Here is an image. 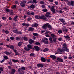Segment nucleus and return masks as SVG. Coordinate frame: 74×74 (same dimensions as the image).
<instances>
[{
    "label": "nucleus",
    "instance_id": "nucleus-1",
    "mask_svg": "<svg viewBox=\"0 0 74 74\" xmlns=\"http://www.w3.org/2000/svg\"><path fill=\"white\" fill-rule=\"evenodd\" d=\"M62 46L64 47H62V49H59V50L60 52H69V49L67 48V44L66 43H64L62 44Z\"/></svg>",
    "mask_w": 74,
    "mask_h": 74
},
{
    "label": "nucleus",
    "instance_id": "nucleus-2",
    "mask_svg": "<svg viewBox=\"0 0 74 74\" xmlns=\"http://www.w3.org/2000/svg\"><path fill=\"white\" fill-rule=\"evenodd\" d=\"M27 47H25L24 48V49L26 51H29L30 49H32L33 48V47L32 45L30 44L28 45Z\"/></svg>",
    "mask_w": 74,
    "mask_h": 74
},
{
    "label": "nucleus",
    "instance_id": "nucleus-3",
    "mask_svg": "<svg viewBox=\"0 0 74 74\" xmlns=\"http://www.w3.org/2000/svg\"><path fill=\"white\" fill-rule=\"evenodd\" d=\"M34 47L36 51H40V50L41 51V48L37 46H34Z\"/></svg>",
    "mask_w": 74,
    "mask_h": 74
},
{
    "label": "nucleus",
    "instance_id": "nucleus-4",
    "mask_svg": "<svg viewBox=\"0 0 74 74\" xmlns=\"http://www.w3.org/2000/svg\"><path fill=\"white\" fill-rule=\"evenodd\" d=\"M6 47H8V48H10L11 49H14L15 48L14 47V45H10L9 46V45H6Z\"/></svg>",
    "mask_w": 74,
    "mask_h": 74
},
{
    "label": "nucleus",
    "instance_id": "nucleus-5",
    "mask_svg": "<svg viewBox=\"0 0 74 74\" xmlns=\"http://www.w3.org/2000/svg\"><path fill=\"white\" fill-rule=\"evenodd\" d=\"M18 73H19L20 74H24V71L21 68H19L18 69Z\"/></svg>",
    "mask_w": 74,
    "mask_h": 74
},
{
    "label": "nucleus",
    "instance_id": "nucleus-6",
    "mask_svg": "<svg viewBox=\"0 0 74 74\" xmlns=\"http://www.w3.org/2000/svg\"><path fill=\"white\" fill-rule=\"evenodd\" d=\"M55 7L53 6L51 7L50 10L51 11L53 14H56V11H55Z\"/></svg>",
    "mask_w": 74,
    "mask_h": 74
},
{
    "label": "nucleus",
    "instance_id": "nucleus-7",
    "mask_svg": "<svg viewBox=\"0 0 74 74\" xmlns=\"http://www.w3.org/2000/svg\"><path fill=\"white\" fill-rule=\"evenodd\" d=\"M28 8H30V9H31V8L34 9V8H36V7L35 6V5H34L32 4L30 6L28 5Z\"/></svg>",
    "mask_w": 74,
    "mask_h": 74
},
{
    "label": "nucleus",
    "instance_id": "nucleus-8",
    "mask_svg": "<svg viewBox=\"0 0 74 74\" xmlns=\"http://www.w3.org/2000/svg\"><path fill=\"white\" fill-rule=\"evenodd\" d=\"M40 19H42L43 20H46L47 19V18L44 15L40 16Z\"/></svg>",
    "mask_w": 74,
    "mask_h": 74
},
{
    "label": "nucleus",
    "instance_id": "nucleus-9",
    "mask_svg": "<svg viewBox=\"0 0 74 74\" xmlns=\"http://www.w3.org/2000/svg\"><path fill=\"white\" fill-rule=\"evenodd\" d=\"M16 71V70L14 69H12L11 70V71L10 73V74H14V73H15V72Z\"/></svg>",
    "mask_w": 74,
    "mask_h": 74
},
{
    "label": "nucleus",
    "instance_id": "nucleus-10",
    "mask_svg": "<svg viewBox=\"0 0 74 74\" xmlns=\"http://www.w3.org/2000/svg\"><path fill=\"white\" fill-rule=\"evenodd\" d=\"M50 13L49 12H47L46 13L45 16L48 18H51V15H50Z\"/></svg>",
    "mask_w": 74,
    "mask_h": 74
},
{
    "label": "nucleus",
    "instance_id": "nucleus-11",
    "mask_svg": "<svg viewBox=\"0 0 74 74\" xmlns=\"http://www.w3.org/2000/svg\"><path fill=\"white\" fill-rule=\"evenodd\" d=\"M47 23L45 24L42 27V28H43L45 30H46L47 29Z\"/></svg>",
    "mask_w": 74,
    "mask_h": 74
},
{
    "label": "nucleus",
    "instance_id": "nucleus-12",
    "mask_svg": "<svg viewBox=\"0 0 74 74\" xmlns=\"http://www.w3.org/2000/svg\"><path fill=\"white\" fill-rule=\"evenodd\" d=\"M22 25L23 26H27V27H29V24L26 23H22Z\"/></svg>",
    "mask_w": 74,
    "mask_h": 74
},
{
    "label": "nucleus",
    "instance_id": "nucleus-13",
    "mask_svg": "<svg viewBox=\"0 0 74 74\" xmlns=\"http://www.w3.org/2000/svg\"><path fill=\"white\" fill-rule=\"evenodd\" d=\"M57 60H58V61H59L60 63L63 62V59H62L60 58L59 57H58L57 58Z\"/></svg>",
    "mask_w": 74,
    "mask_h": 74
},
{
    "label": "nucleus",
    "instance_id": "nucleus-14",
    "mask_svg": "<svg viewBox=\"0 0 74 74\" xmlns=\"http://www.w3.org/2000/svg\"><path fill=\"white\" fill-rule=\"evenodd\" d=\"M21 5L22 7H25L26 6V3L23 2H21Z\"/></svg>",
    "mask_w": 74,
    "mask_h": 74
},
{
    "label": "nucleus",
    "instance_id": "nucleus-15",
    "mask_svg": "<svg viewBox=\"0 0 74 74\" xmlns=\"http://www.w3.org/2000/svg\"><path fill=\"white\" fill-rule=\"evenodd\" d=\"M37 66L41 68H42L44 67V65L41 64H37Z\"/></svg>",
    "mask_w": 74,
    "mask_h": 74
},
{
    "label": "nucleus",
    "instance_id": "nucleus-16",
    "mask_svg": "<svg viewBox=\"0 0 74 74\" xmlns=\"http://www.w3.org/2000/svg\"><path fill=\"white\" fill-rule=\"evenodd\" d=\"M47 27L48 29H50V30H51L52 29V27L51 25H50L49 23H47Z\"/></svg>",
    "mask_w": 74,
    "mask_h": 74
},
{
    "label": "nucleus",
    "instance_id": "nucleus-17",
    "mask_svg": "<svg viewBox=\"0 0 74 74\" xmlns=\"http://www.w3.org/2000/svg\"><path fill=\"white\" fill-rule=\"evenodd\" d=\"M29 43L30 44H32V43H34V40L32 39L29 40Z\"/></svg>",
    "mask_w": 74,
    "mask_h": 74
},
{
    "label": "nucleus",
    "instance_id": "nucleus-18",
    "mask_svg": "<svg viewBox=\"0 0 74 74\" xmlns=\"http://www.w3.org/2000/svg\"><path fill=\"white\" fill-rule=\"evenodd\" d=\"M50 57L53 59V60L56 59V56H55L53 55H51L50 56Z\"/></svg>",
    "mask_w": 74,
    "mask_h": 74
},
{
    "label": "nucleus",
    "instance_id": "nucleus-19",
    "mask_svg": "<svg viewBox=\"0 0 74 74\" xmlns=\"http://www.w3.org/2000/svg\"><path fill=\"white\" fill-rule=\"evenodd\" d=\"M41 61L43 62H46V59H45L44 57H41Z\"/></svg>",
    "mask_w": 74,
    "mask_h": 74
},
{
    "label": "nucleus",
    "instance_id": "nucleus-20",
    "mask_svg": "<svg viewBox=\"0 0 74 74\" xmlns=\"http://www.w3.org/2000/svg\"><path fill=\"white\" fill-rule=\"evenodd\" d=\"M53 42H54L55 43H56L57 42V41H56V40L57 39V38H54V37H53Z\"/></svg>",
    "mask_w": 74,
    "mask_h": 74
},
{
    "label": "nucleus",
    "instance_id": "nucleus-21",
    "mask_svg": "<svg viewBox=\"0 0 74 74\" xmlns=\"http://www.w3.org/2000/svg\"><path fill=\"white\" fill-rule=\"evenodd\" d=\"M70 5H71L72 7L74 6V1H71V3L70 4Z\"/></svg>",
    "mask_w": 74,
    "mask_h": 74
},
{
    "label": "nucleus",
    "instance_id": "nucleus-22",
    "mask_svg": "<svg viewBox=\"0 0 74 74\" xmlns=\"http://www.w3.org/2000/svg\"><path fill=\"white\" fill-rule=\"evenodd\" d=\"M4 53L6 54V55H11V53H9V52L7 51H5L4 52Z\"/></svg>",
    "mask_w": 74,
    "mask_h": 74
},
{
    "label": "nucleus",
    "instance_id": "nucleus-23",
    "mask_svg": "<svg viewBox=\"0 0 74 74\" xmlns=\"http://www.w3.org/2000/svg\"><path fill=\"white\" fill-rule=\"evenodd\" d=\"M28 30L29 31H30V32H32V31H33L34 30V28L32 27H29Z\"/></svg>",
    "mask_w": 74,
    "mask_h": 74
},
{
    "label": "nucleus",
    "instance_id": "nucleus-24",
    "mask_svg": "<svg viewBox=\"0 0 74 74\" xmlns=\"http://www.w3.org/2000/svg\"><path fill=\"white\" fill-rule=\"evenodd\" d=\"M35 17L37 19H40V16H38V15H36L35 16Z\"/></svg>",
    "mask_w": 74,
    "mask_h": 74
},
{
    "label": "nucleus",
    "instance_id": "nucleus-25",
    "mask_svg": "<svg viewBox=\"0 0 74 74\" xmlns=\"http://www.w3.org/2000/svg\"><path fill=\"white\" fill-rule=\"evenodd\" d=\"M59 20L61 22H62V23H64V22H65V21L62 19L59 18Z\"/></svg>",
    "mask_w": 74,
    "mask_h": 74
},
{
    "label": "nucleus",
    "instance_id": "nucleus-26",
    "mask_svg": "<svg viewBox=\"0 0 74 74\" xmlns=\"http://www.w3.org/2000/svg\"><path fill=\"white\" fill-rule=\"evenodd\" d=\"M49 51V49L47 48H45L43 50V51L44 52H45L46 51Z\"/></svg>",
    "mask_w": 74,
    "mask_h": 74
},
{
    "label": "nucleus",
    "instance_id": "nucleus-27",
    "mask_svg": "<svg viewBox=\"0 0 74 74\" xmlns=\"http://www.w3.org/2000/svg\"><path fill=\"white\" fill-rule=\"evenodd\" d=\"M12 62H13L14 63H17L19 62V61H18V60L15 59H12Z\"/></svg>",
    "mask_w": 74,
    "mask_h": 74
},
{
    "label": "nucleus",
    "instance_id": "nucleus-28",
    "mask_svg": "<svg viewBox=\"0 0 74 74\" xmlns=\"http://www.w3.org/2000/svg\"><path fill=\"white\" fill-rule=\"evenodd\" d=\"M49 41H50V43H53V40L52 39V38L51 37H50L49 38Z\"/></svg>",
    "mask_w": 74,
    "mask_h": 74
},
{
    "label": "nucleus",
    "instance_id": "nucleus-29",
    "mask_svg": "<svg viewBox=\"0 0 74 74\" xmlns=\"http://www.w3.org/2000/svg\"><path fill=\"white\" fill-rule=\"evenodd\" d=\"M42 41L43 42H44L45 44H48V41H47V40L46 41L45 40H42Z\"/></svg>",
    "mask_w": 74,
    "mask_h": 74
},
{
    "label": "nucleus",
    "instance_id": "nucleus-30",
    "mask_svg": "<svg viewBox=\"0 0 74 74\" xmlns=\"http://www.w3.org/2000/svg\"><path fill=\"white\" fill-rule=\"evenodd\" d=\"M64 37L66 39H68V40H70V37L68 36H64Z\"/></svg>",
    "mask_w": 74,
    "mask_h": 74
},
{
    "label": "nucleus",
    "instance_id": "nucleus-31",
    "mask_svg": "<svg viewBox=\"0 0 74 74\" xmlns=\"http://www.w3.org/2000/svg\"><path fill=\"white\" fill-rule=\"evenodd\" d=\"M13 32L14 33H16V34H17V33L18 32V29H14L13 30Z\"/></svg>",
    "mask_w": 74,
    "mask_h": 74
},
{
    "label": "nucleus",
    "instance_id": "nucleus-32",
    "mask_svg": "<svg viewBox=\"0 0 74 74\" xmlns=\"http://www.w3.org/2000/svg\"><path fill=\"white\" fill-rule=\"evenodd\" d=\"M8 64H10V66H13V65L12 64V62L11 61L8 62Z\"/></svg>",
    "mask_w": 74,
    "mask_h": 74
},
{
    "label": "nucleus",
    "instance_id": "nucleus-33",
    "mask_svg": "<svg viewBox=\"0 0 74 74\" xmlns=\"http://www.w3.org/2000/svg\"><path fill=\"white\" fill-rule=\"evenodd\" d=\"M16 40L17 41H19L21 40V38L19 37H16Z\"/></svg>",
    "mask_w": 74,
    "mask_h": 74
},
{
    "label": "nucleus",
    "instance_id": "nucleus-34",
    "mask_svg": "<svg viewBox=\"0 0 74 74\" xmlns=\"http://www.w3.org/2000/svg\"><path fill=\"white\" fill-rule=\"evenodd\" d=\"M22 45V43L21 42H20L18 44V45L19 47H21Z\"/></svg>",
    "mask_w": 74,
    "mask_h": 74
},
{
    "label": "nucleus",
    "instance_id": "nucleus-35",
    "mask_svg": "<svg viewBox=\"0 0 74 74\" xmlns=\"http://www.w3.org/2000/svg\"><path fill=\"white\" fill-rule=\"evenodd\" d=\"M23 38L24 40H25V41H27V40H28V39H27V38L26 37H25L24 38Z\"/></svg>",
    "mask_w": 74,
    "mask_h": 74
},
{
    "label": "nucleus",
    "instance_id": "nucleus-36",
    "mask_svg": "<svg viewBox=\"0 0 74 74\" xmlns=\"http://www.w3.org/2000/svg\"><path fill=\"white\" fill-rule=\"evenodd\" d=\"M62 30L63 32H67L69 31L67 29H66V28L63 29Z\"/></svg>",
    "mask_w": 74,
    "mask_h": 74
},
{
    "label": "nucleus",
    "instance_id": "nucleus-37",
    "mask_svg": "<svg viewBox=\"0 0 74 74\" xmlns=\"http://www.w3.org/2000/svg\"><path fill=\"white\" fill-rule=\"evenodd\" d=\"M5 12H10V9H7L6 8L5 10Z\"/></svg>",
    "mask_w": 74,
    "mask_h": 74
},
{
    "label": "nucleus",
    "instance_id": "nucleus-38",
    "mask_svg": "<svg viewBox=\"0 0 74 74\" xmlns=\"http://www.w3.org/2000/svg\"><path fill=\"white\" fill-rule=\"evenodd\" d=\"M42 11L43 12H47V9H43L42 10Z\"/></svg>",
    "mask_w": 74,
    "mask_h": 74
},
{
    "label": "nucleus",
    "instance_id": "nucleus-39",
    "mask_svg": "<svg viewBox=\"0 0 74 74\" xmlns=\"http://www.w3.org/2000/svg\"><path fill=\"white\" fill-rule=\"evenodd\" d=\"M33 35L35 36H38V34L36 33H34L33 34Z\"/></svg>",
    "mask_w": 74,
    "mask_h": 74
},
{
    "label": "nucleus",
    "instance_id": "nucleus-40",
    "mask_svg": "<svg viewBox=\"0 0 74 74\" xmlns=\"http://www.w3.org/2000/svg\"><path fill=\"white\" fill-rule=\"evenodd\" d=\"M35 44H36V45H40V43L38 42H36L35 43Z\"/></svg>",
    "mask_w": 74,
    "mask_h": 74
},
{
    "label": "nucleus",
    "instance_id": "nucleus-41",
    "mask_svg": "<svg viewBox=\"0 0 74 74\" xmlns=\"http://www.w3.org/2000/svg\"><path fill=\"white\" fill-rule=\"evenodd\" d=\"M3 58H4L5 59V60H7V59H8V57H7V56H3Z\"/></svg>",
    "mask_w": 74,
    "mask_h": 74
},
{
    "label": "nucleus",
    "instance_id": "nucleus-42",
    "mask_svg": "<svg viewBox=\"0 0 74 74\" xmlns=\"http://www.w3.org/2000/svg\"><path fill=\"white\" fill-rule=\"evenodd\" d=\"M9 14L10 15H14V12H10Z\"/></svg>",
    "mask_w": 74,
    "mask_h": 74
},
{
    "label": "nucleus",
    "instance_id": "nucleus-43",
    "mask_svg": "<svg viewBox=\"0 0 74 74\" xmlns=\"http://www.w3.org/2000/svg\"><path fill=\"white\" fill-rule=\"evenodd\" d=\"M29 56H34V54L33 53H32L29 55Z\"/></svg>",
    "mask_w": 74,
    "mask_h": 74
},
{
    "label": "nucleus",
    "instance_id": "nucleus-44",
    "mask_svg": "<svg viewBox=\"0 0 74 74\" xmlns=\"http://www.w3.org/2000/svg\"><path fill=\"white\" fill-rule=\"evenodd\" d=\"M62 33V31L61 30H59L58 31V33L59 34H61Z\"/></svg>",
    "mask_w": 74,
    "mask_h": 74
},
{
    "label": "nucleus",
    "instance_id": "nucleus-45",
    "mask_svg": "<svg viewBox=\"0 0 74 74\" xmlns=\"http://www.w3.org/2000/svg\"><path fill=\"white\" fill-rule=\"evenodd\" d=\"M33 3V1L32 0H31L30 1H28L27 3V4L28 3H31L32 4Z\"/></svg>",
    "mask_w": 74,
    "mask_h": 74
},
{
    "label": "nucleus",
    "instance_id": "nucleus-46",
    "mask_svg": "<svg viewBox=\"0 0 74 74\" xmlns=\"http://www.w3.org/2000/svg\"><path fill=\"white\" fill-rule=\"evenodd\" d=\"M34 27H37V26H38V24L37 23H35L34 25Z\"/></svg>",
    "mask_w": 74,
    "mask_h": 74
},
{
    "label": "nucleus",
    "instance_id": "nucleus-47",
    "mask_svg": "<svg viewBox=\"0 0 74 74\" xmlns=\"http://www.w3.org/2000/svg\"><path fill=\"white\" fill-rule=\"evenodd\" d=\"M22 32L21 31H17V34H22Z\"/></svg>",
    "mask_w": 74,
    "mask_h": 74
},
{
    "label": "nucleus",
    "instance_id": "nucleus-48",
    "mask_svg": "<svg viewBox=\"0 0 74 74\" xmlns=\"http://www.w3.org/2000/svg\"><path fill=\"white\" fill-rule=\"evenodd\" d=\"M10 39L12 40H14L15 39V38L14 37H10Z\"/></svg>",
    "mask_w": 74,
    "mask_h": 74
},
{
    "label": "nucleus",
    "instance_id": "nucleus-49",
    "mask_svg": "<svg viewBox=\"0 0 74 74\" xmlns=\"http://www.w3.org/2000/svg\"><path fill=\"white\" fill-rule=\"evenodd\" d=\"M21 69L23 70H25V67L24 66H22L21 68Z\"/></svg>",
    "mask_w": 74,
    "mask_h": 74
},
{
    "label": "nucleus",
    "instance_id": "nucleus-50",
    "mask_svg": "<svg viewBox=\"0 0 74 74\" xmlns=\"http://www.w3.org/2000/svg\"><path fill=\"white\" fill-rule=\"evenodd\" d=\"M39 3L41 4H44V1H40V2Z\"/></svg>",
    "mask_w": 74,
    "mask_h": 74
},
{
    "label": "nucleus",
    "instance_id": "nucleus-51",
    "mask_svg": "<svg viewBox=\"0 0 74 74\" xmlns=\"http://www.w3.org/2000/svg\"><path fill=\"white\" fill-rule=\"evenodd\" d=\"M33 2L34 3H35V4H37V2L36 0H33Z\"/></svg>",
    "mask_w": 74,
    "mask_h": 74
},
{
    "label": "nucleus",
    "instance_id": "nucleus-52",
    "mask_svg": "<svg viewBox=\"0 0 74 74\" xmlns=\"http://www.w3.org/2000/svg\"><path fill=\"white\" fill-rule=\"evenodd\" d=\"M51 37H55V35L53 34H51Z\"/></svg>",
    "mask_w": 74,
    "mask_h": 74
},
{
    "label": "nucleus",
    "instance_id": "nucleus-53",
    "mask_svg": "<svg viewBox=\"0 0 74 74\" xmlns=\"http://www.w3.org/2000/svg\"><path fill=\"white\" fill-rule=\"evenodd\" d=\"M2 19H3V20H5V19H6L7 18L3 16L2 18Z\"/></svg>",
    "mask_w": 74,
    "mask_h": 74
},
{
    "label": "nucleus",
    "instance_id": "nucleus-54",
    "mask_svg": "<svg viewBox=\"0 0 74 74\" xmlns=\"http://www.w3.org/2000/svg\"><path fill=\"white\" fill-rule=\"evenodd\" d=\"M4 70V69H3V68L1 67H0V71H3Z\"/></svg>",
    "mask_w": 74,
    "mask_h": 74
},
{
    "label": "nucleus",
    "instance_id": "nucleus-55",
    "mask_svg": "<svg viewBox=\"0 0 74 74\" xmlns=\"http://www.w3.org/2000/svg\"><path fill=\"white\" fill-rule=\"evenodd\" d=\"M32 18H31L30 17H29L27 19V21H30V20H31V19Z\"/></svg>",
    "mask_w": 74,
    "mask_h": 74
},
{
    "label": "nucleus",
    "instance_id": "nucleus-56",
    "mask_svg": "<svg viewBox=\"0 0 74 74\" xmlns=\"http://www.w3.org/2000/svg\"><path fill=\"white\" fill-rule=\"evenodd\" d=\"M5 33L6 34H8L9 33V32L8 31L6 30L5 31Z\"/></svg>",
    "mask_w": 74,
    "mask_h": 74
},
{
    "label": "nucleus",
    "instance_id": "nucleus-57",
    "mask_svg": "<svg viewBox=\"0 0 74 74\" xmlns=\"http://www.w3.org/2000/svg\"><path fill=\"white\" fill-rule=\"evenodd\" d=\"M27 14L28 15H31V13L28 12H27Z\"/></svg>",
    "mask_w": 74,
    "mask_h": 74
},
{
    "label": "nucleus",
    "instance_id": "nucleus-58",
    "mask_svg": "<svg viewBox=\"0 0 74 74\" xmlns=\"http://www.w3.org/2000/svg\"><path fill=\"white\" fill-rule=\"evenodd\" d=\"M68 58V57H67V56H64V59H67Z\"/></svg>",
    "mask_w": 74,
    "mask_h": 74
},
{
    "label": "nucleus",
    "instance_id": "nucleus-59",
    "mask_svg": "<svg viewBox=\"0 0 74 74\" xmlns=\"http://www.w3.org/2000/svg\"><path fill=\"white\" fill-rule=\"evenodd\" d=\"M41 7H42V8H45V5H42L41 6Z\"/></svg>",
    "mask_w": 74,
    "mask_h": 74
},
{
    "label": "nucleus",
    "instance_id": "nucleus-60",
    "mask_svg": "<svg viewBox=\"0 0 74 74\" xmlns=\"http://www.w3.org/2000/svg\"><path fill=\"white\" fill-rule=\"evenodd\" d=\"M47 61L48 62H51V60L49 59H47Z\"/></svg>",
    "mask_w": 74,
    "mask_h": 74
},
{
    "label": "nucleus",
    "instance_id": "nucleus-61",
    "mask_svg": "<svg viewBox=\"0 0 74 74\" xmlns=\"http://www.w3.org/2000/svg\"><path fill=\"white\" fill-rule=\"evenodd\" d=\"M15 55H19V53L17 52H15Z\"/></svg>",
    "mask_w": 74,
    "mask_h": 74
},
{
    "label": "nucleus",
    "instance_id": "nucleus-62",
    "mask_svg": "<svg viewBox=\"0 0 74 74\" xmlns=\"http://www.w3.org/2000/svg\"><path fill=\"white\" fill-rule=\"evenodd\" d=\"M18 16L16 15L14 16V18L15 19H17V18H18Z\"/></svg>",
    "mask_w": 74,
    "mask_h": 74
},
{
    "label": "nucleus",
    "instance_id": "nucleus-63",
    "mask_svg": "<svg viewBox=\"0 0 74 74\" xmlns=\"http://www.w3.org/2000/svg\"><path fill=\"white\" fill-rule=\"evenodd\" d=\"M71 25H74V21H71Z\"/></svg>",
    "mask_w": 74,
    "mask_h": 74
},
{
    "label": "nucleus",
    "instance_id": "nucleus-64",
    "mask_svg": "<svg viewBox=\"0 0 74 74\" xmlns=\"http://www.w3.org/2000/svg\"><path fill=\"white\" fill-rule=\"evenodd\" d=\"M4 61H5V59H4L3 60H2L1 62V63H3V62H4Z\"/></svg>",
    "mask_w": 74,
    "mask_h": 74
}]
</instances>
